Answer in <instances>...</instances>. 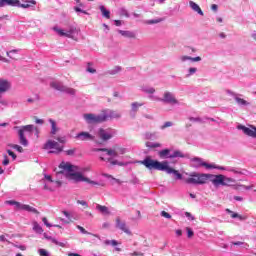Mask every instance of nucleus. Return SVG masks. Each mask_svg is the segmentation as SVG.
Here are the masks:
<instances>
[{"instance_id":"nucleus-1","label":"nucleus","mask_w":256,"mask_h":256,"mask_svg":"<svg viewBox=\"0 0 256 256\" xmlns=\"http://www.w3.org/2000/svg\"><path fill=\"white\" fill-rule=\"evenodd\" d=\"M59 169H63L64 171H68L67 177L71 181H75V183H89L90 185H98L100 187H105V184H100L99 182L93 181L87 177H85L81 172L79 171V167L75 165H71L69 163L62 162L59 165Z\"/></svg>"},{"instance_id":"nucleus-2","label":"nucleus","mask_w":256,"mask_h":256,"mask_svg":"<svg viewBox=\"0 0 256 256\" xmlns=\"http://www.w3.org/2000/svg\"><path fill=\"white\" fill-rule=\"evenodd\" d=\"M139 163L140 165H144V167L150 171H152V169L155 171H165V169H167V165H169L168 161L160 162L159 160H153L151 156H147Z\"/></svg>"},{"instance_id":"nucleus-3","label":"nucleus","mask_w":256,"mask_h":256,"mask_svg":"<svg viewBox=\"0 0 256 256\" xmlns=\"http://www.w3.org/2000/svg\"><path fill=\"white\" fill-rule=\"evenodd\" d=\"M65 143H67V139L65 137H57L56 141L55 140H48L44 144V149H51L49 151V153L59 155V153H63V149H64L63 145H65Z\"/></svg>"},{"instance_id":"nucleus-4","label":"nucleus","mask_w":256,"mask_h":256,"mask_svg":"<svg viewBox=\"0 0 256 256\" xmlns=\"http://www.w3.org/2000/svg\"><path fill=\"white\" fill-rule=\"evenodd\" d=\"M213 175L192 172L189 177L185 180L188 185H205Z\"/></svg>"},{"instance_id":"nucleus-5","label":"nucleus","mask_w":256,"mask_h":256,"mask_svg":"<svg viewBox=\"0 0 256 256\" xmlns=\"http://www.w3.org/2000/svg\"><path fill=\"white\" fill-rule=\"evenodd\" d=\"M95 151H102L109 155V157H119V155H125V148L115 145L113 148H97Z\"/></svg>"},{"instance_id":"nucleus-6","label":"nucleus","mask_w":256,"mask_h":256,"mask_svg":"<svg viewBox=\"0 0 256 256\" xmlns=\"http://www.w3.org/2000/svg\"><path fill=\"white\" fill-rule=\"evenodd\" d=\"M83 117L86 123L89 124L105 123V116H103V112L98 115L93 113L84 114Z\"/></svg>"},{"instance_id":"nucleus-7","label":"nucleus","mask_w":256,"mask_h":256,"mask_svg":"<svg viewBox=\"0 0 256 256\" xmlns=\"http://www.w3.org/2000/svg\"><path fill=\"white\" fill-rule=\"evenodd\" d=\"M158 155L161 159H175L177 157H180V158L185 157L183 152L176 150L173 153H171L170 149L161 150L159 151Z\"/></svg>"},{"instance_id":"nucleus-8","label":"nucleus","mask_w":256,"mask_h":256,"mask_svg":"<svg viewBox=\"0 0 256 256\" xmlns=\"http://www.w3.org/2000/svg\"><path fill=\"white\" fill-rule=\"evenodd\" d=\"M50 87H52V89H55L56 91H60L61 93H67L68 95H75L76 93L75 89L69 88L63 85V83L61 82H52L50 84Z\"/></svg>"},{"instance_id":"nucleus-9","label":"nucleus","mask_w":256,"mask_h":256,"mask_svg":"<svg viewBox=\"0 0 256 256\" xmlns=\"http://www.w3.org/2000/svg\"><path fill=\"white\" fill-rule=\"evenodd\" d=\"M192 167H195L196 169L199 167H205L206 169H219L214 164H208L207 162H204L201 158H192L191 159Z\"/></svg>"},{"instance_id":"nucleus-10","label":"nucleus","mask_w":256,"mask_h":256,"mask_svg":"<svg viewBox=\"0 0 256 256\" xmlns=\"http://www.w3.org/2000/svg\"><path fill=\"white\" fill-rule=\"evenodd\" d=\"M237 129L240 131H243L244 135H247L248 137H252L253 139H256V127L253 125H250L249 127L238 125Z\"/></svg>"},{"instance_id":"nucleus-11","label":"nucleus","mask_w":256,"mask_h":256,"mask_svg":"<svg viewBox=\"0 0 256 256\" xmlns=\"http://www.w3.org/2000/svg\"><path fill=\"white\" fill-rule=\"evenodd\" d=\"M102 117H104V121H109V119H120L121 113L115 110H103Z\"/></svg>"},{"instance_id":"nucleus-12","label":"nucleus","mask_w":256,"mask_h":256,"mask_svg":"<svg viewBox=\"0 0 256 256\" xmlns=\"http://www.w3.org/2000/svg\"><path fill=\"white\" fill-rule=\"evenodd\" d=\"M159 101H162L163 103H168L169 105H177L179 101H177V98H175V95L171 92H165L164 97L159 99Z\"/></svg>"},{"instance_id":"nucleus-13","label":"nucleus","mask_w":256,"mask_h":256,"mask_svg":"<svg viewBox=\"0 0 256 256\" xmlns=\"http://www.w3.org/2000/svg\"><path fill=\"white\" fill-rule=\"evenodd\" d=\"M211 182L213 183V185H215V187H219V185H227V183L225 182V176L223 174H219V175H212L211 176Z\"/></svg>"},{"instance_id":"nucleus-14","label":"nucleus","mask_w":256,"mask_h":256,"mask_svg":"<svg viewBox=\"0 0 256 256\" xmlns=\"http://www.w3.org/2000/svg\"><path fill=\"white\" fill-rule=\"evenodd\" d=\"M77 141H95V136L91 135L89 132H80L75 136Z\"/></svg>"},{"instance_id":"nucleus-15","label":"nucleus","mask_w":256,"mask_h":256,"mask_svg":"<svg viewBox=\"0 0 256 256\" xmlns=\"http://www.w3.org/2000/svg\"><path fill=\"white\" fill-rule=\"evenodd\" d=\"M116 227L126 233L127 235H131V231L127 228V224L121 221V218H116Z\"/></svg>"},{"instance_id":"nucleus-16","label":"nucleus","mask_w":256,"mask_h":256,"mask_svg":"<svg viewBox=\"0 0 256 256\" xmlns=\"http://www.w3.org/2000/svg\"><path fill=\"white\" fill-rule=\"evenodd\" d=\"M98 137H100V139L102 141H109V139H111V137H113V135H111V133L107 132V130L100 128L98 131Z\"/></svg>"},{"instance_id":"nucleus-17","label":"nucleus","mask_w":256,"mask_h":256,"mask_svg":"<svg viewBox=\"0 0 256 256\" xmlns=\"http://www.w3.org/2000/svg\"><path fill=\"white\" fill-rule=\"evenodd\" d=\"M5 5L17 7V5H19V0H0V7H5Z\"/></svg>"},{"instance_id":"nucleus-18","label":"nucleus","mask_w":256,"mask_h":256,"mask_svg":"<svg viewBox=\"0 0 256 256\" xmlns=\"http://www.w3.org/2000/svg\"><path fill=\"white\" fill-rule=\"evenodd\" d=\"M20 211H28V213H34L35 215H39L37 208H33V206L22 204L20 207Z\"/></svg>"},{"instance_id":"nucleus-19","label":"nucleus","mask_w":256,"mask_h":256,"mask_svg":"<svg viewBox=\"0 0 256 256\" xmlns=\"http://www.w3.org/2000/svg\"><path fill=\"white\" fill-rule=\"evenodd\" d=\"M166 173H168V175H171V173H173L177 179H183V175H181V173H179V171L171 168L169 166V164L166 165V169L164 170Z\"/></svg>"},{"instance_id":"nucleus-20","label":"nucleus","mask_w":256,"mask_h":256,"mask_svg":"<svg viewBox=\"0 0 256 256\" xmlns=\"http://www.w3.org/2000/svg\"><path fill=\"white\" fill-rule=\"evenodd\" d=\"M9 87H11L9 81L0 79V93H5L6 91H9Z\"/></svg>"},{"instance_id":"nucleus-21","label":"nucleus","mask_w":256,"mask_h":256,"mask_svg":"<svg viewBox=\"0 0 256 256\" xmlns=\"http://www.w3.org/2000/svg\"><path fill=\"white\" fill-rule=\"evenodd\" d=\"M18 136L20 144L23 145V147H27L29 141H27V138L25 137V132H23V130H18Z\"/></svg>"},{"instance_id":"nucleus-22","label":"nucleus","mask_w":256,"mask_h":256,"mask_svg":"<svg viewBox=\"0 0 256 256\" xmlns=\"http://www.w3.org/2000/svg\"><path fill=\"white\" fill-rule=\"evenodd\" d=\"M32 5H37V1L29 0L24 4H21V1H19V4H17L16 7H21L22 9H29V7H32Z\"/></svg>"},{"instance_id":"nucleus-23","label":"nucleus","mask_w":256,"mask_h":256,"mask_svg":"<svg viewBox=\"0 0 256 256\" xmlns=\"http://www.w3.org/2000/svg\"><path fill=\"white\" fill-rule=\"evenodd\" d=\"M189 5L193 11H195L198 15H201L203 17V10H201V7H199L197 3L190 1Z\"/></svg>"},{"instance_id":"nucleus-24","label":"nucleus","mask_w":256,"mask_h":256,"mask_svg":"<svg viewBox=\"0 0 256 256\" xmlns=\"http://www.w3.org/2000/svg\"><path fill=\"white\" fill-rule=\"evenodd\" d=\"M96 209L102 213V215H111V212L109 211V208L107 206H103L100 204L96 205Z\"/></svg>"},{"instance_id":"nucleus-25","label":"nucleus","mask_w":256,"mask_h":256,"mask_svg":"<svg viewBox=\"0 0 256 256\" xmlns=\"http://www.w3.org/2000/svg\"><path fill=\"white\" fill-rule=\"evenodd\" d=\"M49 123L51 125V135H57V131H59V128L57 127V122L53 119H49Z\"/></svg>"},{"instance_id":"nucleus-26","label":"nucleus","mask_w":256,"mask_h":256,"mask_svg":"<svg viewBox=\"0 0 256 256\" xmlns=\"http://www.w3.org/2000/svg\"><path fill=\"white\" fill-rule=\"evenodd\" d=\"M119 33L123 37H128V39H135V34L131 31L120 30Z\"/></svg>"},{"instance_id":"nucleus-27","label":"nucleus","mask_w":256,"mask_h":256,"mask_svg":"<svg viewBox=\"0 0 256 256\" xmlns=\"http://www.w3.org/2000/svg\"><path fill=\"white\" fill-rule=\"evenodd\" d=\"M100 11L106 19H111V12L105 8V6H100Z\"/></svg>"},{"instance_id":"nucleus-28","label":"nucleus","mask_w":256,"mask_h":256,"mask_svg":"<svg viewBox=\"0 0 256 256\" xmlns=\"http://www.w3.org/2000/svg\"><path fill=\"white\" fill-rule=\"evenodd\" d=\"M5 203L6 205H14L18 211L21 210V206L23 205L20 202H17L15 200H7Z\"/></svg>"},{"instance_id":"nucleus-29","label":"nucleus","mask_w":256,"mask_h":256,"mask_svg":"<svg viewBox=\"0 0 256 256\" xmlns=\"http://www.w3.org/2000/svg\"><path fill=\"white\" fill-rule=\"evenodd\" d=\"M139 107H143V103L134 102L131 104L132 113H137L139 111Z\"/></svg>"},{"instance_id":"nucleus-30","label":"nucleus","mask_w":256,"mask_h":256,"mask_svg":"<svg viewBox=\"0 0 256 256\" xmlns=\"http://www.w3.org/2000/svg\"><path fill=\"white\" fill-rule=\"evenodd\" d=\"M62 213H63V215H65L66 220H65V218H60V221H62L63 223H66V224L71 223V214H69V212H67V211H63Z\"/></svg>"},{"instance_id":"nucleus-31","label":"nucleus","mask_w":256,"mask_h":256,"mask_svg":"<svg viewBox=\"0 0 256 256\" xmlns=\"http://www.w3.org/2000/svg\"><path fill=\"white\" fill-rule=\"evenodd\" d=\"M33 129H35V126L26 125V126H23L21 129H19V131H23V133H25V131H28V133H31Z\"/></svg>"},{"instance_id":"nucleus-32","label":"nucleus","mask_w":256,"mask_h":256,"mask_svg":"<svg viewBox=\"0 0 256 256\" xmlns=\"http://www.w3.org/2000/svg\"><path fill=\"white\" fill-rule=\"evenodd\" d=\"M47 239H49L51 243H54V245H58L59 247H65V244L63 242H59L53 237H47Z\"/></svg>"},{"instance_id":"nucleus-33","label":"nucleus","mask_w":256,"mask_h":256,"mask_svg":"<svg viewBox=\"0 0 256 256\" xmlns=\"http://www.w3.org/2000/svg\"><path fill=\"white\" fill-rule=\"evenodd\" d=\"M33 229L36 231V233H39V234L43 233V228L37 222H34Z\"/></svg>"},{"instance_id":"nucleus-34","label":"nucleus","mask_w":256,"mask_h":256,"mask_svg":"<svg viewBox=\"0 0 256 256\" xmlns=\"http://www.w3.org/2000/svg\"><path fill=\"white\" fill-rule=\"evenodd\" d=\"M54 31H56V33H58V35H60V37H67V32H65L63 29H59V28H54Z\"/></svg>"},{"instance_id":"nucleus-35","label":"nucleus","mask_w":256,"mask_h":256,"mask_svg":"<svg viewBox=\"0 0 256 256\" xmlns=\"http://www.w3.org/2000/svg\"><path fill=\"white\" fill-rule=\"evenodd\" d=\"M101 161H108V163H111L112 165H121L119 161L113 160L112 158L104 159L103 157H100Z\"/></svg>"},{"instance_id":"nucleus-36","label":"nucleus","mask_w":256,"mask_h":256,"mask_svg":"<svg viewBox=\"0 0 256 256\" xmlns=\"http://www.w3.org/2000/svg\"><path fill=\"white\" fill-rule=\"evenodd\" d=\"M235 101L238 103V105H249V103H247V100L236 97Z\"/></svg>"},{"instance_id":"nucleus-37","label":"nucleus","mask_w":256,"mask_h":256,"mask_svg":"<svg viewBox=\"0 0 256 256\" xmlns=\"http://www.w3.org/2000/svg\"><path fill=\"white\" fill-rule=\"evenodd\" d=\"M105 245H112V247H117V245H119V242H117V240H106Z\"/></svg>"},{"instance_id":"nucleus-38","label":"nucleus","mask_w":256,"mask_h":256,"mask_svg":"<svg viewBox=\"0 0 256 256\" xmlns=\"http://www.w3.org/2000/svg\"><path fill=\"white\" fill-rule=\"evenodd\" d=\"M161 21H163V19L159 18V19H155V20H148L146 23H147V25H155L157 23H161Z\"/></svg>"},{"instance_id":"nucleus-39","label":"nucleus","mask_w":256,"mask_h":256,"mask_svg":"<svg viewBox=\"0 0 256 256\" xmlns=\"http://www.w3.org/2000/svg\"><path fill=\"white\" fill-rule=\"evenodd\" d=\"M186 231H187V237H188V239L193 238V236L195 235V232H193V229L187 227V228H186Z\"/></svg>"},{"instance_id":"nucleus-40","label":"nucleus","mask_w":256,"mask_h":256,"mask_svg":"<svg viewBox=\"0 0 256 256\" xmlns=\"http://www.w3.org/2000/svg\"><path fill=\"white\" fill-rule=\"evenodd\" d=\"M10 147H12V149H16V151H18V153H23V147H21L17 144H11Z\"/></svg>"},{"instance_id":"nucleus-41","label":"nucleus","mask_w":256,"mask_h":256,"mask_svg":"<svg viewBox=\"0 0 256 256\" xmlns=\"http://www.w3.org/2000/svg\"><path fill=\"white\" fill-rule=\"evenodd\" d=\"M75 31H77V28L70 27V29L68 31H66L67 37H71V35H73V33H75Z\"/></svg>"},{"instance_id":"nucleus-42","label":"nucleus","mask_w":256,"mask_h":256,"mask_svg":"<svg viewBox=\"0 0 256 256\" xmlns=\"http://www.w3.org/2000/svg\"><path fill=\"white\" fill-rule=\"evenodd\" d=\"M77 203L78 205H82V207H85V209L89 207V204H87L85 200H78Z\"/></svg>"},{"instance_id":"nucleus-43","label":"nucleus","mask_w":256,"mask_h":256,"mask_svg":"<svg viewBox=\"0 0 256 256\" xmlns=\"http://www.w3.org/2000/svg\"><path fill=\"white\" fill-rule=\"evenodd\" d=\"M121 71V66H115L112 70L111 73L115 75L116 73H119Z\"/></svg>"},{"instance_id":"nucleus-44","label":"nucleus","mask_w":256,"mask_h":256,"mask_svg":"<svg viewBox=\"0 0 256 256\" xmlns=\"http://www.w3.org/2000/svg\"><path fill=\"white\" fill-rule=\"evenodd\" d=\"M35 123L37 125H43L45 123V120L37 118V116H34Z\"/></svg>"},{"instance_id":"nucleus-45","label":"nucleus","mask_w":256,"mask_h":256,"mask_svg":"<svg viewBox=\"0 0 256 256\" xmlns=\"http://www.w3.org/2000/svg\"><path fill=\"white\" fill-rule=\"evenodd\" d=\"M87 71H88V73H97V70H95V68L91 67V63H88Z\"/></svg>"},{"instance_id":"nucleus-46","label":"nucleus","mask_w":256,"mask_h":256,"mask_svg":"<svg viewBox=\"0 0 256 256\" xmlns=\"http://www.w3.org/2000/svg\"><path fill=\"white\" fill-rule=\"evenodd\" d=\"M77 229H79V231L81 233H83L84 235H89V232H87V230H85V228H83V226L78 225Z\"/></svg>"},{"instance_id":"nucleus-47","label":"nucleus","mask_w":256,"mask_h":256,"mask_svg":"<svg viewBox=\"0 0 256 256\" xmlns=\"http://www.w3.org/2000/svg\"><path fill=\"white\" fill-rule=\"evenodd\" d=\"M74 10H75L77 13H83L84 15H89V13H87V11L82 10V9L79 8V7H74Z\"/></svg>"},{"instance_id":"nucleus-48","label":"nucleus","mask_w":256,"mask_h":256,"mask_svg":"<svg viewBox=\"0 0 256 256\" xmlns=\"http://www.w3.org/2000/svg\"><path fill=\"white\" fill-rule=\"evenodd\" d=\"M189 121H192V123H201V118H199V117H196V118L190 117Z\"/></svg>"},{"instance_id":"nucleus-49","label":"nucleus","mask_w":256,"mask_h":256,"mask_svg":"<svg viewBox=\"0 0 256 256\" xmlns=\"http://www.w3.org/2000/svg\"><path fill=\"white\" fill-rule=\"evenodd\" d=\"M161 217H165V219H171V214H169L168 212L162 211Z\"/></svg>"},{"instance_id":"nucleus-50","label":"nucleus","mask_w":256,"mask_h":256,"mask_svg":"<svg viewBox=\"0 0 256 256\" xmlns=\"http://www.w3.org/2000/svg\"><path fill=\"white\" fill-rule=\"evenodd\" d=\"M173 122H165L163 126H161V129H167V127H172Z\"/></svg>"},{"instance_id":"nucleus-51","label":"nucleus","mask_w":256,"mask_h":256,"mask_svg":"<svg viewBox=\"0 0 256 256\" xmlns=\"http://www.w3.org/2000/svg\"><path fill=\"white\" fill-rule=\"evenodd\" d=\"M7 153L10 157H12V159H17V155L15 154V152L11 151V150H7Z\"/></svg>"},{"instance_id":"nucleus-52","label":"nucleus","mask_w":256,"mask_h":256,"mask_svg":"<svg viewBox=\"0 0 256 256\" xmlns=\"http://www.w3.org/2000/svg\"><path fill=\"white\" fill-rule=\"evenodd\" d=\"M42 221H43V223H44V225H46V227H53V225H51L50 223H49V221L47 220V218L46 217H44V218H42Z\"/></svg>"},{"instance_id":"nucleus-53","label":"nucleus","mask_w":256,"mask_h":256,"mask_svg":"<svg viewBox=\"0 0 256 256\" xmlns=\"http://www.w3.org/2000/svg\"><path fill=\"white\" fill-rule=\"evenodd\" d=\"M39 255L40 256H49V254L47 253V250H45V249H40L39 250Z\"/></svg>"},{"instance_id":"nucleus-54","label":"nucleus","mask_w":256,"mask_h":256,"mask_svg":"<svg viewBox=\"0 0 256 256\" xmlns=\"http://www.w3.org/2000/svg\"><path fill=\"white\" fill-rule=\"evenodd\" d=\"M2 165H4V166L9 165V157H7V155H4V160L2 162Z\"/></svg>"},{"instance_id":"nucleus-55","label":"nucleus","mask_w":256,"mask_h":256,"mask_svg":"<svg viewBox=\"0 0 256 256\" xmlns=\"http://www.w3.org/2000/svg\"><path fill=\"white\" fill-rule=\"evenodd\" d=\"M75 151H77L75 148H72L70 150L66 151V155H75Z\"/></svg>"},{"instance_id":"nucleus-56","label":"nucleus","mask_w":256,"mask_h":256,"mask_svg":"<svg viewBox=\"0 0 256 256\" xmlns=\"http://www.w3.org/2000/svg\"><path fill=\"white\" fill-rule=\"evenodd\" d=\"M188 75H194V73H197V68H189Z\"/></svg>"},{"instance_id":"nucleus-57","label":"nucleus","mask_w":256,"mask_h":256,"mask_svg":"<svg viewBox=\"0 0 256 256\" xmlns=\"http://www.w3.org/2000/svg\"><path fill=\"white\" fill-rule=\"evenodd\" d=\"M228 211H229V213H232L231 214L232 219H237V217H241V216H239V214H237V213H235V212H233L231 210H228Z\"/></svg>"},{"instance_id":"nucleus-58","label":"nucleus","mask_w":256,"mask_h":256,"mask_svg":"<svg viewBox=\"0 0 256 256\" xmlns=\"http://www.w3.org/2000/svg\"><path fill=\"white\" fill-rule=\"evenodd\" d=\"M181 61L185 62V61H191V56H181Z\"/></svg>"},{"instance_id":"nucleus-59","label":"nucleus","mask_w":256,"mask_h":256,"mask_svg":"<svg viewBox=\"0 0 256 256\" xmlns=\"http://www.w3.org/2000/svg\"><path fill=\"white\" fill-rule=\"evenodd\" d=\"M11 53H17V50H11L9 52H6L7 57H10V59H14L13 56H11Z\"/></svg>"},{"instance_id":"nucleus-60","label":"nucleus","mask_w":256,"mask_h":256,"mask_svg":"<svg viewBox=\"0 0 256 256\" xmlns=\"http://www.w3.org/2000/svg\"><path fill=\"white\" fill-rule=\"evenodd\" d=\"M190 61H194V62H199L201 61V57L197 56V57H191Z\"/></svg>"},{"instance_id":"nucleus-61","label":"nucleus","mask_w":256,"mask_h":256,"mask_svg":"<svg viewBox=\"0 0 256 256\" xmlns=\"http://www.w3.org/2000/svg\"><path fill=\"white\" fill-rule=\"evenodd\" d=\"M211 9H212V11L216 12L219 9V6H217V4H212Z\"/></svg>"},{"instance_id":"nucleus-62","label":"nucleus","mask_w":256,"mask_h":256,"mask_svg":"<svg viewBox=\"0 0 256 256\" xmlns=\"http://www.w3.org/2000/svg\"><path fill=\"white\" fill-rule=\"evenodd\" d=\"M44 177L47 181H50V183H53V178L51 177V175H45Z\"/></svg>"},{"instance_id":"nucleus-63","label":"nucleus","mask_w":256,"mask_h":256,"mask_svg":"<svg viewBox=\"0 0 256 256\" xmlns=\"http://www.w3.org/2000/svg\"><path fill=\"white\" fill-rule=\"evenodd\" d=\"M131 256H143V253L141 252H133Z\"/></svg>"},{"instance_id":"nucleus-64","label":"nucleus","mask_w":256,"mask_h":256,"mask_svg":"<svg viewBox=\"0 0 256 256\" xmlns=\"http://www.w3.org/2000/svg\"><path fill=\"white\" fill-rule=\"evenodd\" d=\"M235 201H243V197L241 196H234Z\"/></svg>"}]
</instances>
